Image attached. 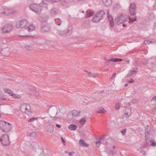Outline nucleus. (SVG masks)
Segmentation results:
<instances>
[{
	"mask_svg": "<svg viewBox=\"0 0 156 156\" xmlns=\"http://www.w3.org/2000/svg\"><path fill=\"white\" fill-rule=\"evenodd\" d=\"M47 19L48 18L47 16L44 17V18L41 17V19H40V20L42 23L41 31L42 33L48 32L50 30V26L47 22Z\"/></svg>",
	"mask_w": 156,
	"mask_h": 156,
	"instance_id": "1",
	"label": "nucleus"
},
{
	"mask_svg": "<svg viewBox=\"0 0 156 156\" xmlns=\"http://www.w3.org/2000/svg\"><path fill=\"white\" fill-rule=\"evenodd\" d=\"M136 8V5L134 3H131L129 7V12L130 16L129 17V23H133L136 20V17L135 16Z\"/></svg>",
	"mask_w": 156,
	"mask_h": 156,
	"instance_id": "2",
	"label": "nucleus"
},
{
	"mask_svg": "<svg viewBox=\"0 0 156 156\" xmlns=\"http://www.w3.org/2000/svg\"><path fill=\"white\" fill-rule=\"evenodd\" d=\"M0 129L4 132H8L11 129V125L4 121H0Z\"/></svg>",
	"mask_w": 156,
	"mask_h": 156,
	"instance_id": "3",
	"label": "nucleus"
},
{
	"mask_svg": "<svg viewBox=\"0 0 156 156\" xmlns=\"http://www.w3.org/2000/svg\"><path fill=\"white\" fill-rule=\"evenodd\" d=\"M20 109L21 111L23 113L28 115L31 113V107L29 104L23 103L21 105Z\"/></svg>",
	"mask_w": 156,
	"mask_h": 156,
	"instance_id": "4",
	"label": "nucleus"
},
{
	"mask_svg": "<svg viewBox=\"0 0 156 156\" xmlns=\"http://www.w3.org/2000/svg\"><path fill=\"white\" fill-rule=\"evenodd\" d=\"M127 16L125 14L118 15L115 19V21L118 25L122 24L127 20Z\"/></svg>",
	"mask_w": 156,
	"mask_h": 156,
	"instance_id": "5",
	"label": "nucleus"
},
{
	"mask_svg": "<svg viewBox=\"0 0 156 156\" xmlns=\"http://www.w3.org/2000/svg\"><path fill=\"white\" fill-rule=\"evenodd\" d=\"M0 141L3 145L6 146L10 144L8 135L7 134H4L0 138Z\"/></svg>",
	"mask_w": 156,
	"mask_h": 156,
	"instance_id": "6",
	"label": "nucleus"
},
{
	"mask_svg": "<svg viewBox=\"0 0 156 156\" xmlns=\"http://www.w3.org/2000/svg\"><path fill=\"white\" fill-rule=\"evenodd\" d=\"M58 108L57 106H51L48 109V111L50 113V116L52 117V115H57L58 113L57 112Z\"/></svg>",
	"mask_w": 156,
	"mask_h": 156,
	"instance_id": "7",
	"label": "nucleus"
},
{
	"mask_svg": "<svg viewBox=\"0 0 156 156\" xmlns=\"http://www.w3.org/2000/svg\"><path fill=\"white\" fill-rule=\"evenodd\" d=\"M27 21L26 19H22L16 23V27L19 28H22L25 27L27 24Z\"/></svg>",
	"mask_w": 156,
	"mask_h": 156,
	"instance_id": "8",
	"label": "nucleus"
},
{
	"mask_svg": "<svg viewBox=\"0 0 156 156\" xmlns=\"http://www.w3.org/2000/svg\"><path fill=\"white\" fill-rule=\"evenodd\" d=\"M72 31L71 26H69L67 29L65 30L59 32V34L61 36H67L70 35Z\"/></svg>",
	"mask_w": 156,
	"mask_h": 156,
	"instance_id": "9",
	"label": "nucleus"
},
{
	"mask_svg": "<svg viewBox=\"0 0 156 156\" xmlns=\"http://www.w3.org/2000/svg\"><path fill=\"white\" fill-rule=\"evenodd\" d=\"M50 0H43L40 4V10L43 9H47V5L50 2Z\"/></svg>",
	"mask_w": 156,
	"mask_h": 156,
	"instance_id": "10",
	"label": "nucleus"
},
{
	"mask_svg": "<svg viewBox=\"0 0 156 156\" xmlns=\"http://www.w3.org/2000/svg\"><path fill=\"white\" fill-rule=\"evenodd\" d=\"M30 10L34 12L37 14L39 12V5L36 3H33L30 4L29 6Z\"/></svg>",
	"mask_w": 156,
	"mask_h": 156,
	"instance_id": "11",
	"label": "nucleus"
},
{
	"mask_svg": "<svg viewBox=\"0 0 156 156\" xmlns=\"http://www.w3.org/2000/svg\"><path fill=\"white\" fill-rule=\"evenodd\" d=\"M12 26L11 24H7L4 26L2 28L3 32L7 33L10 32L12 29Z\"/></svg>",
	"mask_w": 156,
	"mask_h": 156,
	"instance_id": "12",
	"label": "nucleus"
},
{
	"mask_svg": "<svg viewBox=\"0 0 156 156\" xmlns=\"http://www.w3.org/2000/svg\"><path fill=\"white\" fill-rule=\"evenodd\" d=\"M16 10L14 9H11L6 7L5 15H9L13 14L16 12Z\"/></svg>",
	"mask_w": 156,
	"mask_h": 156,
	"instance_id": "13",
	"label": "nucleus"
},
{
	"mask_svg": "<svg viewBox=\"0 0 156 156\" xmlns=\"http://www.w3.org/2000/svg\"><path fill=\"white\" fill-rule=\"evenodd\" d=\"M138 72V69L136 68H133L132 69L130 70L127 75V77H129L132 76L133 75L135 74Z\"/></svg>",
	"mask_w": 156,
	"mask_h": 156,
	"instance_id": "14",
	"label": "nucleus"
},
{
	"mask_svg": "<svg viewBox=\"0 0 156 156\" xmlns=\"http://www.w3.org/2000/svg\"><path fill=\"white\" fill-rule=\"evenodd\" d=\"M107 14L108 18L109 19L110 25L111 27H113L114 26V23L112 16L110 15L109 11H107Z\"/></svg>",
	"mask_w": 156,
	"mask_h": 156,
	"instance_id": "15",
	"label": "nucleus"
},
{
	"mask_svg": "<svg viewBox=\"0 0 156 156\" xmlns=\"http://www.w3.org/2000/svg\"><path fill=\"white\" fill-rule=\"evenodd\" d=\"M54 127L52 125H48L46 126V131L49 133H52L53 132Z\"/></svg>",
	"mask_w": 156,
	"mask_h": 156,
	"instance_id": "16",
	"label": "nucleus"
},
{
	"mask_svg": "<svg viewBox=\"0 0 156 156\" xmlns=\"http://www.w3.org/2000/svg\"><path fill=\"white\" fill-rule=\"evenodd\" d=\"M105 12L103 10H100L97 12L96 15L101 20L105 16Z\"/></svg>",
	"mask_w": 156,
	"mask_h": 156,
	"instance_id": "17",
	"label": "nucleus"
},
{
	"mask_svg": "<svg viewBox=\"0 0 156 156\" xmlns=\"http://www.w3.org/2000/svg\"><path fill=\"white\" fill-rule=\"evenodd\" d=\"M103 5L105 6L108 7L112 5V0H102Z\"/></svg>",
	"mask_w": 156,
	"mask_h": 156,
	"instance_id": "18",
	"label": "nucleus"
},
{
	"mask_svg": "<svg viewBox=\"0 0 156 156\" xmlns=\"http://www.w3.org/2000/svg\"><path fill=\"white\" fill-rule=\"evenodd\" d=\"M51 118V116H45L44 117H41V118L44 121V122L45 124H46L48 123L50 121Z\"/></svg>",
	"mask_w": 156,
	"mask_h": 156,
	"instance_id": "19",
	"label": "nucleus"
},
{
	"mask_svg": "<svg viewBox=\"0 0 156 156\" xmlns=\"http://www.w3.org/2000/svg\"><path fill=\"white\" fill-rule=\"evenodd\" d=\"M85 71L88 73V76L90 77H92L94 78H95L99 76V74L98 73H93L90 72H89L87 71Z\"/></svg>",
	"mask_w": 156,
	"mask_h": 156,
	"instance_id": "20",
	"label": "nucleus"
},
{
	"mask_svg": "<svg viewBox=\"0 0 156 156\" xmlns=\"http://www.w3.org/2000/svg\"><path fill=\"white\" fill-rule=\"evenodd\" d=\"M151 132V129L150 128L149 126H147L145 127V135L147 136H149Z\"/></svg>",
	"mask_w": 156,
	"mask_h": 156,
	"instance_id": "21",
	"label": "nucleus"
},
{
	"mask_svg": "<svg viewBox=\"0 0 156 156\" xmlns=\"http://www.w3.org/2000/svg\"><path fill=\"white\" fill-rule=\"evenodd\" d=\"M120 8V5L119 3L114 4L113 6V11L115 12L117 11Z\"/></svg>",
	"mask_w": 156,
	"mask_h": 156,
	"instance_id": "22",
	"label": "nucleus"
},
{
	"mask_svg": "<svg viewBox=\"0 0 156 156\" xmlns=\"http://www.w3.org/2000/svg\"><path fill=\"white\" fill-rule=\"evenodd\" d=\"M68 128L71 130L75 131L76 129L77 126L74 124H70L68 126Z\"/></svg>",
	"mask_w": 156,
	"mask_h": 156,
	"instance_id": "23",
	"label": "nucleus"
},
{
	"mask_svg": "<svg viewBox=\"0 0 156 156\" xmlns=\"http://www.w3.org/2000/svg\"><path fill=\"white\" fill-rule=\"evenodd\" d=\"M100 20H101L99 17L96 15L93 17L92 21L94 23H97L99 22Z\"/></svg>",
	"mask_w": 156,
	"mask_h": 156,
	"instance_id": "24",
	"label": "nucleus"
},
{
	"mask_svg": "<svg viewBox=\"0 0 156 156\" xmlns=\"http://www.w3.org/2000/svg\"><path fill=\"white\" fill-rule=\"evenodd\" d=\"M96 112L98 113H104L106 112V111L103 107H100L97 109Z\"/></svg>",
	"mask_w": 156,
	"mask_h": 156,
	"instance_id": "25",
	"label": "nucleus"
},
{
	"mask_svg": "<svg viewBox=\"0 0 156 156\" xmlns=\"http://www.w3.org/2000/svg\"><path fill=\"white\" fill-rule=\"evenodd\" d=\"M74 0H62L61 2V4L63 5H65L67 4L74 2Z\"/></svg>",
	"mask_w": 156,
	"mask_h": 156,
	"instance_id": "26",
	"label": "nucleus"
},
{
	"mask_svg": "<svg viewBox=\"0 0 156 156\" xmlns=\"http://www.w3.org/2000/svg\"><path fill=\"white\" fill-rule=\"evenodd\" d=\"M87 15L86 16V17H89L92 16L94 14V12L92 11L89 10L86 12Z\"/></svg>",
	"mask_w": 156,
	"mask_h": 156,
	"instance_id": "27",
	"label": "nucleus"
},
{
	"mask_svg": "<svg viewBox=\"0 0 156 156\" xmlns=\"http://www.w3.org/2000/svg\"><path fill=\"white\" fill-rule=\"evenodd\" d=\"M35 27L33 25H30L27 27V29L29 32H31L35 29Z\"/></svg>",
	"mask_w": 156,
	"mask_h": 156,
	"instance_id": "28",
	"label": "nucleus"
},
{
	"mask_svg": "<svg viewBox=\"0 0 156 156\" xmlns=\"http://www.w3.org/2000/svg\"><path fill=\"white\" fill-rule=\"evenodd\" d=\"M5 94L2 93L1 94H0V100L1 101H4V100H8V98H5Z\"/></svg>",
	"mask_w": 156,
	"mask_h": 156,
	"instance_id": "29",
	"label": "nucleus"
},
{
	"mask_svg": "<svg viewBox=\"0 0 156 156\" xmlns=\"http://www.w3.org/2000/svg\"><path fill=\"white\" fill-rule=\"evenodd\" d=\"M79 143L80 145L81 146H86L87 147L88 146V144L85 143L84 141L83 140H80L79 142Z\"/></svg>",
	"mask_w": 156,
	"mask_h": 156,
	"instance_id": "30",
	"label": "nucleus"
},
{
	"mask_svg": "<svg viewBox=\"0 0 156 156\" xmlns=\"http://www.w3.org/2000/svg\"><path fill=\"white\" fill-rule=\"evenodd\" d=\"M150 62L151 63L153 64L156 63V57H151L149 60Z\"/></svg>",
	"mask_w": 156,
	"mask_h": 156,
	"instance_id": "31",
	"label": "nucleus"
},
{
	"mask_svg": "<svg viewBox=\"0 0 156 156\" xmlns=\"http://www.w3.org/2000/svg\"><path fill=\"white\" fill-rule=\"evenodd\" d=\"M80 112V111L78 112L76 110H73L72 112V115L73 117L76 116H79V113Z\"/></svg>",
	"mask_w": 156,
	"mask_h": 156,
	"instance_id": "32",
	"label": "nucleus"
},
{
	"mask_svg": "<svg viewBox=\"0 0 156 156\" xmlns=\"http://www.w3.org/2000/svg\"><path fill=\"white\" fill-rule=\"evenodd\" d=\"M124 113L126 115H127V116L128 117L131 115V109L129 108H126V112H125Z\"/></svg>",
	"mask_w": 156,
	"mask_h": 156,
	"instance_id": "33",
	"label": "nucleus"
},
{
	"mask_svg": "<svg viewBox=\"0 0 156 156\" xmlns=\"http://www.w3.org/2000/svg\"><path fill=\"white\" fill-rule=\"evenodd\" d=\"M4 92L9 94L10 96L12 94L13 92L9 89L5 88L4 89Z\"/></svg>",
	"mask_w": 156,
	"mask_h": 156,
	"instance_id": "34",
	"label": "nucleus"
},
{
	"mask_svg": "<svg viewBox=\"0 0 156 156\" xmlns=\"http://www.w3.org/2000/svg\"><path fill=\"white\" fill-rule=\"evenodd\" d=\"M6 7H1L0 8V13L5 15Z\"/></svg>",
	"mask_w": 156,
	"mask_h": 156,
	"instance_id": "35",
	"label": "nucleus"
},
{
	"mask_svg": "<svg viewBox=\"0 0 156 156\" xmlns=\"http://www.w3.org/2000/svg\"><path fill=\"white\" fill-rule=\"evenodd\" d=\"M50 13L52 16L55 15L57 14L56 9L55 8H53L51 9Z\"/></svg>",
	"mask_w": 156,
	"mask_h": 156,
	"instance_id": "36",
	"label": "nucleus"
},
{
	"mask_svg": "<svg viewBox=\"0 0 156 156\" xmlns=\"http://www.w3.org/2000/svg\"><path fill=\"white\" fill-rule=\"evenodd\" d=\"M55 24L58 26H60L62 23V21L61 20L58 18L55 19Z\"/></svg>",
	"mask_w": 156,
	"mask_h": 156,
	"instance_id": "37",
	"label": "nucleus"
},
{
	"mask_svg": "<svg viewBox=\"0 0 156 156\" xmlns=\"http://www.w3.org/2000/svg\"><path fill=\"white\" fill-rule=\"evenodd\" d=\"M105 59H106L105 58ZM105 63L106 65L110 66L113 64V63H111L110 59L108 60L105 59Z\"/></svg>",
	"mask_w": 156,
	"mask_h": 156,
	"instance_id": "38",
	"label": "nucleus"
},
{
	"mask_svg": "<svg viewBox=\"0 0 156 156\" xmlns=\"http://www.w3.org/2000/svg\"><path fill=\"white\" fill-rule=\"evenodd\" d=\"M25 48L27 51H31L33 49V48L30 45H25Z\"/></svg>",
	"mask_w": 156,
	"mask_h": 156,
	"instance_id": "39",
	"label": "nucleus"
},
{
	"mask_svg": "<svg viewBox=\"0 0 156 156\" xmlns=\"http://www.w3.org/2000/svg\"><path fill=\"white\" fill-rule=\"evenodd\" d=\"M11 96L13 98H17V99H19L20 98L21 96L20 95L16 94H14L13 93L11 95Z\"/></svg>",
	"mask_w": 156,
	"mask_h": 156,
	"instance_id": "40",
	"label": "nucleus"
},
{
	"mask_svg": "<svg viewBox=\"0 0 156 156\" xmlns=\"http://www.w3.org/2000/svg\"><path fill=\"white\" fill-rule=\"evenodd\" d=\"M103 139H104V138L103 137H101L99 139V141H97L96 142V144L97 145V147H99L100 144L101 143L102 140Z\"/></svg>",
	"mask_w": 156,
	"mask_h": 156,
	"instance_id": "41",
	"label": "nucleus"
},
{
	"mask_svg": "<svg viewBox=\"0 0 156 156\" xmlns=\"http://www.w3.org/2000/svg\"><path fill=\"white\" fill-rule=\"evenodd\" d=\"M85 119L84 118H82L80 120V122L81 124L83 125L85 124Z\"/></svg>",
	"mask_w": 156,
	"mask_h": 156,
	"instance_id": "42",
	"label": "nucleus"
},
{
	"mask_svg": "<svg viewBox=\"0 0 156 156\" xmlns=\"http://www.w3.org/2000/svg\"><path fill=\"white\" fill-rule=\"evenodd\" d=\"M154 17V15L153 13H151L148 16V18L150 20H152L153 19Z\"/></svg>",
	"mask_w": 156,
	"mask_h": 156,
	"instance_id": "43",
	"label": "nucleus"
},
{
	"mask_svg": "<svg viewBox=\"0 0 156 156\" xmlns=\"http://www.w3.org/2000/svg\"><path fill=\"white\" fill-rule=\"evenodd\" d=\"M37 135V133L35 132H32L30 133V136L33 137H35Z\"/></svg>",
	"mask_w": 156,
	"mask_h": 156,
	"instance_id": "44",
	"label": "nucleus"
},
{
	"mask_svg": "<svg viewBox=\"0 0 156 156\" xmlns=\"http://www.w3.org/2000/svg\"><path fill=\"white\" fill-rule=\"evenodd\" d=\"M111 62V63L112 62H117V58H112L110 59Z\"/></svg>",
	"mask_w": 156,
	"mask_h": 156,
	"instance_id": "45",
	"label": "nucleus"
},
{
	"mask_svg": "<svg viewBox=\"0 0 156 156\" xmlns=\"http://www.w3.org/2000/svg\"><path fill=\"white\" fill-rule=\"evenodd\" d=\"M32 41L33 42L37 43L38 42V39L37 38H34L32 40Z\"/></svg>",
	"mask_w": 156,
	"mask_h": 156,
	"instance_id": "46",
	"label": "nucleus"
},
{
	"mask_svg": "<svg viewBox=\"0 0 156 156\" xmlns=\"http://www.w3.org/2000/svg\"><path fill=\"white\" fill-rule=\"evenodd\" d=\"M120 105L119 103H117L115 105V109H118L120 108Z\"/></svg>",
	"mask_w": 156,
	"mask_h": 156,
	"instance_id": "47",
	"label": "nucleus"
},
{
	"mask_svg": "<svg viewBox=\"0 0 156 156\" xmlns=\"http://www.w3.org/2000/svg\"><path fill=\"white\" fill-rule=\"evenodd\" d=\"M37 143L35 142H32L31 144V146L33 147H34L36 145Z\"/></svg>",
	"mask_w": 156,
	"mask_h": 156,
	"instance_id": "48",
	"label": "nucleus"
},
{
	"mask_svg": "<svg viewBox=\"0 0 156 156\" xmlns=\"http://www.w3.org/2000/svg\"><path fill=\"white\" fill-rule=\"evenodd\" d=\"M37 118H37H35V117L32 118L31 119H30L29 120V122H32L34 121V120H35Z\"/></svg>",
	"mask_w": 156,
	"mask_h": 156,
	"instance_id": "49",
	"label": "nucleus"
},
{
	"mask_svg": "<svg viewBox=\"0 0 156 156\" xmlns=\"http://www.w3.org/2000/svg\"><path fill=\"white\" fill-rule=\"evenodd\" d=\"M105 151L107 152H108V153H109L110 154H113L114 153V152L113 151H110V150L109 151H107V148L106 147L105 148Z\"/></svg>",
	"mask_w": 156,
	"mask_h": 156,
	"instance_id": "50",
	"label": "nucleus"
},
{
	"mask_svg": "<svg viewBox=\"0 0 156 156\" xmlns=\"http://www.w3.org/2000/svg\"><path fill=\"white\" fill-rule=\"evenodd\" d=\"M116 74L115 73H114L112 75V76L111 77V80L114 79L116 77Z\"/></svg>",
	"mask_w": 156,
	"mask_h": 156,
	"instance_id": "51",
	"label": "nucleus"
},
{
	"mask_svg": "<svg viewBox=\"0 0 156 156\" xmlns=\"http://www.w3.org/2000/svg\"><path fill=\"white\" fill-rule=\"evenodd\" d=\"M126 129H123L121 131V133L123 135H124L126 132Z\"/></svg>",
	"mask_w": 156,
	"mask_h": 156,
	"instance_id": "52",
	"label": "nucleus"
},
{
	"mask_svg": "<svg viewBox=\"0 0 156 156\" xmlns=\"http://www.w3.org/2000/svg\"><path fill=\"white\" fill-rule=\"evenodd\" d=\"M75 153L74 151H72L71 152H68V154L69 156H72L73 154Z\"/></svg>",
	"mask_w": 156,
	"mask_h": 156,
	"instance_id": "53",
	"label": "nucleus"
},
{
	"mask_svg": "<svg viewBox=\"0 0 156 156\" xmlns=\"http://www.w3.org/2000/svg\"><path fill=\"white\" fill-rule=\"evenodd\" d=\"M152 112L154 114L156 115V108L153 109Z\"/></svg>",
	"mask_w": 156,
	"mask_h": 156,
	"instance_id": "54",
	"label": "nucleus"
},
{
	"mask_svg": "<svg viewBox=\"0 0 156 156\" xmlns=\"http://www.w3.org/2000/svg\"><path fill=\"white\" fill-rule=\"evenodd\" d=\"M151 145L154 146H156V143L155 142H152V143L151 144Z\"/></svg>",
	"mask_w": 156,
	"mask_h": 156,
	"instance_id": "55",
	"label": "nucleus"
},
{
	"mask_svg": "<svg viewBox=\"0 0 156 156\" xmlns=\"http://www.w3.org/2000/svg\"><path fill=\"white\" fill-rule=\"evenodd\" d=\"M61 140H62V142L63 143V144L64 145H65V142H65V140L62 137H61Z\"/></svg>",
	"mask_w": 156,
	"mask_h": 156,
	"instance_id": "56",
	"label": "nucleus"
},
{
	"mask_svg": "<svg viewBox=\"0 0 156 156\" xmlns=\"http://www.w3.org/2000/svg\"><path fill=\"white\" fill-rule=\"evenodd\" d=\"M134 82V81L133 79H132L130 81H129V83H132Z\"/></svg>",
	"mask_w": 156,
	"mask_h": 156,
	"instance_id": "57",
	"label": "nucleus"
},
{
	"mask_svg": "<svg viewBox=\"0 0 156 156\" xmlns=\"http://www.w3.org/2000/svg\"><path fill=\"white\" fill-rule=\"evenodd\" d=\"M148 41V44H149L151 43H153V41H149V40H147Z\"/></svg>",
	"mask_w": 156,
	"mask_h": 156,
	"instance_id": "58",
	"label": "nucleus"
},
{
	"mask_svg": "<svg viewBox=\"0 0 156 156\" xmlns=\"http://www.w3.org/2000/svg\"><path fill=\"white\" fill-rule=\"evenodd\" d=\"M56 126L58 128H60L61 127V126L58 124H56Z\"/></svg>",
	"mask_w": 156,
	"mask_h": 156,
	"instance_id": "59",
	"label": "nucleus"
},
{
	"mask_svg": "<svg viewBox=\"0 0 156 156\" xmlns=\"http://www.w3.org/2000/svg\"><path fill=\"white\" fill-rule=\"evenodd\" d=\"M117 62H119L122 61L123 60L122 59L117 58Z\"/></svg>",
	"mask_w": 156,
	"mask_h": 156,
	"instance_id": "60",
	"label": "nucleus"
},
{
	"mask_svg": "<svg viewBox=\"0 0 156 156\" xmlns=\"http://www.w3.org/2000/svg\"><path fill=\"white\" fill-rule=\"evenodd\" d=\"M156 96H154L153 97V98H152L151 101L155 100V101H156Z\"/></svg>",
	"mask_w": 156,
	"mask_h": 156,
	"instance_id": "61",
	"label": "nucleus"
},
{
	"mask_svg": "<svg viewBox=\"0 0 156 156\" xmlns=\"http://www.w3.org/2000/svg\"><path fill=\"white\" fill-rule=\"evenodd\" d=\"M147 42H148L147 40L145 41H144V44H145L147 45V44H148Z\"/></svg>",
	"mask_w": 156,
	"mask_h": 156,
	"instance_id": "62",
	"label": "nucleus"
},
{
	"mask_svg": "<svg viewBox=\"0 0 156 156\" xmlns=\"http://www.w3.org/2000/svg\"><path fill=\"white\" fill-rule=\"evenodd\" d=\"M22 37H34L32 36H22Z\"/></svg>",
	"mask_w": 156,
	"mask_h": 156,
	"instance_id": "63",
	"label": "nucleus"
},
{
	"mask_svg": "<svg viewBox=\"0 0 156 156\" xmlns=\"http://www.w3.org/2000/svg\"><path fill=\"white\" fill-rule=\"evenodd\" d=\"M108 70V68L105 69L104 70V72H106Z\"/></svg>",
	"mask_w": 156,
	"mask_h": 156,
	"instance_id": "64",
	"label": "nucleus"
}]
</instances>
